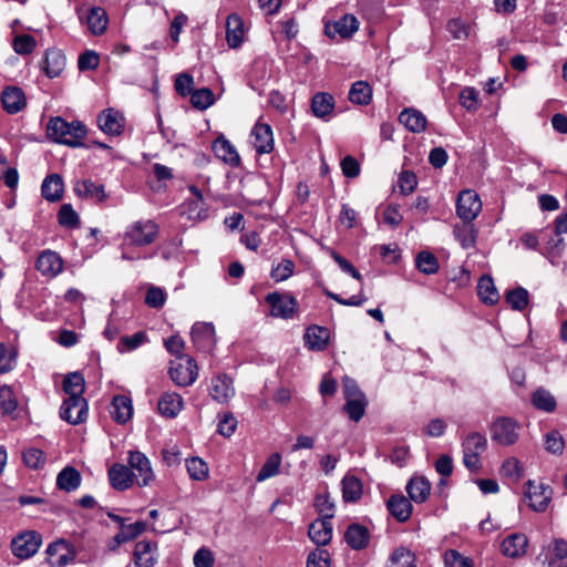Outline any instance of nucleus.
Segmentation results:
<instances>
[{"label":"nucleus","instance_id":"1","mask_svg":"<svg viewBox=\"0 0 567 567\" xmlns=\"http://www.w3.org/2000/svg\"><path fill=\"white\" fill-rule=\"evenodd\" d=\"M63 389L69 396L61 405V419L73 425L84 422L87 417L89 406L82 396L85 389L83 375L79 372L68 374L63 381Z\"/></svg>","mask_w":567,"mask_h":567},{"label":"nucleus","instance_id":"2","mask_svg":"<svg viewBox=\"0 0 567 567\" xmlns=\"http://www.w3.org/2000/svg\"><path fill=\"white\" fill-rule=\"evenodd\" d=\"M86 134V126L80 121L68 122L61 116H55L47 124V135L51 141L71 147L83 146Z\"/></svg>","mask_w":567,"mask_h":567},{"label":"nucleus","instance_id":"3","mask_svg":"<svg viewBox=\"0 0 567 567\" xmlns=\"http://www.w3.org/2000/svg\"><path fill=\"white\" fill-rule=\"evenodd\" d=\"M159 226L152 219H138L128 224L123 233L125 244L135 247L152 245L158 237Z\"/></svg>","mask_w":567,"mask_h":567},{"label":"nucleus","instance_id":"4","mask_svg":"<svg viewBox=\"0 0 567 567\" xmlns=\"http://www.w3.org/2000/svg\"><path fill=\"white\" fill-rule=\"evenodd\" d=\"M342 389L346 400L343 410L349 419L357 423L363 417L368 406L365 394L359 389L358 383L349 377L343 378Z\"/></svg>","mask_w":567,"mask_h":567},{"label":"nucleus","instance_id":"5","mask_svg":"<svg viewBox=\"0 0 567 567\" xmlns=\"http://www.w3.org/2000/svg\"><path fill=\"white\" fill-rule=\"evenodd\" d=\"M520 430V423L509 416H498L489 426L492 441L501 446H512L517 443Z\"/></svg>","mask_w":567,"mask_h":567},{"label":"nucleus","instance_id":"6","mask_svg":"<svg viewBox=\"0 0 567 567\" xmlns=\"http://www.w3.org/2000/svg\"><path fill=\"white\" fill-rule=\"evenodd\" d=\"M486 449L487 439L485 435L478 432L468 433L462 442L464 465L471 471L478 470L481 467L480 456Z\"/></svg>","mask_w":567,"mask_h":567},{"label":"nucleus","instance_id":"7","mask_svg":"<svg viewBox=\"0 0 567 567\" xmlns=\"http://www.w3.org/2000/svg\"><path fill=\"white\" fill-rule=\"evenodd\" d=\"M265 300L270 307V315L275 318L287 320L297 313L298 301L288 292L274 291L268 293Z\"/></svg>","mask_w":567,"mask_h":567},{"label":"nucleus","instance_id":"8","mask_svg":"<svg viewBox=\"0 0 567 567\" xmlns=\"http://www.w3.org/2000/svg\"><path fill=\"white\" fill-rule=\"evenodd\" d=\"M41 544L42 537L38 532L25 530L12 539L11 549L16 557L28 559L38 553Z\"/></svg>","mask_w":567,"mask_h":567},{"label":"nucleus","instance_id":"9","mask_svg":"<svg viewBox=\"0 0 567 567\" xmlns=\"http://www.w3.org/2000/svg\"><path fill=\"white\" fill-rule=\"evenodd\" d=\"M482 210V202L478 194L472 189H464L458 194L456 214L465 223L474 220Z\"/></svg>","mask_w":567,"mask_h":567},{"label":"nucleus","instance_id":"10","mask_svg":"<svg viewBox=\"0 0 567 567\" xmlns=\"http://www.w3.org/2000/svg\"><path fill=\"white\" fill-rule=\"evenodd\" d=\"M128 465L132 476L138 486H147L154 480L150 460L136 451L128 453Z\"/></svg>","mask_w":567,"mask_h":567},{"label":"nucleus","instance_id":"11","mask_svg":"<svg viewBox=\"0 0 567 567\" xmlns=\"http://www.w3.org/2000/svg\"><path fill=\"white\" fill-rule=\"evenodd\" d=\"M551 488L540 482L528 481L525 484V497L535 512H544L551 499Z\"/></svg>","mask_w":567,"mask_h":567},{"label":"nucleus","instance_id":"12","mask_svg":"<svg viewBox=\"0 0 567 567\" xmlns=\"http://www.w3.org/2000/svg\"><path fill=\"white\" fill-rule=\"evenodd\" d=\"M537 560L544 567H567V540L555 539L553 547L543 548Z\"/></svg>","mask_w":567,"mask_h":567},{"label":"nucleus","instance_id":"13","mask_svg":"<svg viewBox=\"0 0 567 567\" xmlns=\"http://www.w3.org/2000/svg\"><path fill=\"white\" fill-rule=\"evenodd\" d=\"M194 346L203 352H212L216 346L215 327L209 322H196L190 331Z\"/></svg>","mask_w":567,"mask_h":567},{"label":"nucleus","instance_id":"14","mask_svg":"<svg viewBox=\"0 0 567 567\" xmlns=\"http://www.w3.org/2000/svg\"><path fill=\"white\" fill-rule=\"evenodd\" d=\"M66 65V58L60 49H48L40 63L42 72L49 78L54 79L62 74Z\"/></svg>","mask_w":567,"mask_h":567},{"label":"nucleus","instance_id":"15","mask_svg":"<svg viewBox=\"0 0 567 567\" xmlns=\"http://www.w3.org/2000/svg\"><path fill=\"white\" fill-rule=\"evenodd\" d=\"M250 143L258 154L270 153L274 150L271 127L265 123H256L250 133Z\"/></svg>","mask_w":567,"mask_h":567},{"label":"nucleus","instance_id":"16","mask_svg":"<svg viewBox=\"0 0 567 567\" xmlns=\"http://www.w3.org/2000/svg\"><path fill=\"white\" fill-rule=\"evenodd\" d=\"M172 380L179 386H187L197 379V364L194 359L186 357V362L176 363L169 369Z\"/></svg>","mask_w":567,"mask_h":567},{"label":"nucleus","instance_id":"17","mask_svg":"<svg viewBox=\"0 0 567 567\" xmlns=\"http://www.w3.org/2000/svg\"><path fill=\"white\" fill-rule=\"evenodd\" d=\"M97 125L107 135H120L124 130V117L118 111L106 109L97 116Z\"/></svg>","mask_w":567,"mask_h":567},{"label":"nucleus","instance_id":"18","mask_svg":"<svg viewBox=\"0 0 567 567\" xmlns=\"http://www.w3.org/2000/svg\"><path fill=\"white\" fill-rule=\"evenodd\" d=\"M216 157L225 164L237 167L240 164V156L235 146L224 136L219 135L212 144Z\"/></svg>","mask_w":567,"mask_h":567},{"label":"nucleus","instance_id":"19","mask_svg":"<svg viewBox=\"0 0 567 567\" xmlns=\"http://www.w3.org/2000/svg\"><path fill=\"white\" fill-rule=\"evenodd\" d=\"M81 20H84L89 31L93 35H101L103 34L109 24V17L106 11L101 7H92L87 10L85 16L79 14Z\"/></svg>","mask_w":567,"mask_h":567},{"label":"nucleus","instance_id":"20","mask_svg":"<svg viewBox=\"0 0 567 567\" xmlns=\"http://www.w3.org/2000/svg\"><path fill=\"white\" fill-rule=\"evenodd\" d=\"M37 269L47 277H55L63 269L60 255L52 250H44L37 259Z\"/></svg>","mask_w":567,"mask_h":567},{"label":"nucleus","instance_id":"21","mask_svg":"<svg viewBox=\"0 0 567 567\" xmlns=\"http://www.w3.org/2000/svg\"><path fill=\"white\" fill-rule=\"evenodd\" d=\"M48 564L51 567H64L74 559V554L63 540L54 542L47 548Z\"/></svg>","mask_w":567,"mask_h":567},{"label":"nucleus","instance_id":"22","mask_svg":"<svg viewBox=\"0 0 567 567\" xmlns=\"http://www.w3.org/2000/svg\"><path fill=\"white\" fill-rule=\"evenodd\" d=\"M157 545L150 540L137 542L134 549V565L136 567H153L157 561Z\"/></svg>","mask_w":567,"mask_h":567},{"label":"nucleus","instance_id":"23","mask_svg":"<svg viewBox=\"0 0 567 567\" xmlns=\"http://www.w3.org/2000/svg\"><path fill=\"white\" fill-rule=\"evenodd\" d=\"M3 109L9 114H16L22 111L27 105V99L22 89L18 86H7L1 94Z\"/></svg>","mask_w":567,"mask_h":567},{"label":"nucleus","instance_id":"24","mask_svg":"<svg viewBox=\"0 0 567 567\" xmlns=\"http://www.w3.org/2000/svg\"><path fill=\"white\" fill-rule=\"evenodd\" d=\"M210 395L219 403L228 402L235 395L233 380L226 374L215 377L212 380Z\"/></svg>","mask_w":567,"mask_h":567},{"label":"nucleus","instance_id":"25","mask_svg":"<svg viewBox=\"0 0 567 567\" xmlns=\"http://www.w3.org/2000/svg\"><path fill=\"white\" fill-rule=\"evenodd\" d=\"M358 19L352 14H344L332 24H327L324 30L327 35L329 37H334L336 34H339L341 38L347 39L352 37V34L358 30Z\"/></svg>","mask_w":567,"mask_h":567},{"label":"nucleus","instance_id":"26","mask_svg":"<svg viewBox=\"0 0 567 567\" xmlns=\"http://www.w3.org/2000/svg\"><path fill=\"white\" fill-rule=\"evenodd\" d=\"M310 539L319 545L326 546L332 538V524L330 519L319 518L312 522L308 529Z\"/></svg>","mask_w":567,"mask_h":567},{"label":"nucleus","instance_id":"27","mask_svg":"<svg viewBox=\"0 0 567 567\" xmlns=\"http://www.w3.org/2000/svg\"><path fill=\"white\" fill-rule=\"evenodd\" d=\"M528 539L524 534L516 533L507 536L502 542V553L511 558H517L526 553Z\"/></svg>","mask_w":567,"mask_h":567},{"label":"nucleus","instance_id":"28","mask_svg":"<svg viewBox=\"0 0 567 567\" xmlns=\"http://www.w3.org/2000/svg\"><path fill=\"white\" fill-rule=\"evenodd\" d=\"M109 480L117 491H125L130 488L134 482L130 467L116 463L109 470Z\"/></svg>","mask_w":567,"mask_h":567},{"label":"nucleus","instance_id":"29","mask_svg":"<svg viewBox=\"0 0 567 567\" xmlns=\"http://www.w3.org/2000/svg\"><path fill=\"white\" fill-rule=\"evenodd\" d=\"M183 408V399L175 392H165L161 395L157 409L161 415L173 419L175 417Z\"/></svg>","mask_w":567,"mask_h":567},{"label":"nucleus","instance_id":"30","mask_svg":"<svg viewBox=\"0 0 567 567\" xmlns=\"http://www.w3.org/2000/svg\"><path fill=\"white\" fill-rule=\"evenodd\" d=\"M74 192L80 197L94 199L97 203H102L107 198L104 186L97 184L92 179H83L75 184Z\"/></svg>","mask_w":567,"mask_h":567},{"label":"nucleus","instance_id":"31","mask_svg":"<svg viewBox=\"0 0 567 567\" xmlns=\"http://www.w3.org/2000/svg\"><path fill=\"white\" fill-rule=\"evenodd\" d=\"M330 332L320 326H310L305 333V342L310 350L321 351L328 346Z\"/></svg>","mask_w":567,"mask_h":567},{"label":"nucleus","instance_id":"32","mask_svg":"<svg viewBox=\"0 0 567 567\" xmlns=\"http://www.w3.org/2000/svg\"><path fill=\"white\" fill-rule=\"evenodd\" d=\"M244 38V23L239 16L231 13L226 21V39L230 48H238Z\"/></svg>","mask_w":567,"mask_h":567},{"label":"nucleus","instance_id":"33","mask_svg":"<svg viewBox=\"0 0 567 567\" xmlns=\"http://www.w3.org/2000/svg\"><path fill=\"white\" fill-rule=\"evenodd\" d=\"M406 492L413 502L423 503L430 495L431 483L423 476H414L409 481Z\"/></svg>","mask_w":567,"mask_h":567},{"label":"nucleus","instance_id":"34","mask_svg":"<svg viewBox=\"0 0 567 567\" xmlns=\"http://www.w3.org/2000/svg\"><path fill=\"white\" fill-rule=\"evenodd\" d=\"M388 509L399 522H405L411 517V502L403 495H392L388 501Z\"/></svg>","mask_w":567,"mask_h":567},{"label":"nucleus","instance_id":"35","mask_svg":"<svg viewBox=\"0 0 567 567\" xmlns=\"http://www.w3.org/2000/svg\"><path fill=\"white\" fill-rule=\"evenodd\" d=\"M112 409L111 414L120 424L126 423L132 417V401L125 395H115L112 400Z\"/></svg>","mask_w":567,"mask_h":567},{"label":"nucleus","instance_id":"36","mask_svg":"<svg viewBox=\"0 0 567 567\" xmlns=\"http://www.w3.org/2000/svg\"><path fill=\"white\" fill-rule=\"evenodd\" d=\"M399 121L409 131L414 133L423 132L426 127L425 116L417 110L405 109L399 115Z\"/></svg>","mask_w":567,"mask_h":567},{"label":"nucleus","instance_id":"37","mask_svg":"<svg viewBox=\"0 0 567 567\" xmlns=\"http://www.w3.org/2000/svg\"><path fill=\"white\" fill-rule=\"evenodd\" d=\"M347 544L355 550L362 549L369 544V530L359 524H351L344 535Z\"/></svg>","mask_w":567,"mask_h":567},{"label":"nucleus","instance_id":"38","mask_svg":"<svg viewBox=\"0 0 567 567\" xmlns=\"http://www.w3.org/2000/svg\"><path fill=\"white\" fill-rule=\"evenodd\" d=\"M530 400L535 409L546 413H553L557 408L556 398L545 388H537Z\"/></svg>","mask_w":567,"mask_h":567},{"label":"nucleus","instance_id":"39","mask_svg":"<svg viewBox=\"0 0 567 567\" xmlns=\"http://www.w3.org/2000/svg\"><path fill=\"white\" fill-rule=\"evenodd\" d=\"M42 196L49 202L61 199L63 194V181L58 174L49 175L44 178L41 186Z\"/></svg>","mask_w":567,"mask_h":567},{"label":"nucleus","instance_id":"40","mask_svg":"<svg viewBox=\"0 0 567 567\" xmlns=\"http://www.w3.org/2000/svg\"><path fill=\"white\" fill-rule=\"evenodd\" d=\"M81 484V474L74 467H64L56 476V486L65 492L75 491Z\"/></svg>","mask_w":567,"mask_h":567},{"label":"nucleus","instance_id":"41","mask_svg":"<svg viewBox=\"0 0 567 567\" xmlns=\"http://www.w3.org/2000/svg\"><path fill=\"white\" fill-rule=\"evenodd\" d=\"M477 293L486 305H494L498 301L499 295L491 276L484 275L477 284Z\"/></svg>","mask_w":567,"mask_h":567},{"label":"nucleus","instance_id":"42","mask_svg":"<svg viewBox=\"0 0 567 567\" xmlns=\"http://www.w3.org/2000/svg\"><path fill=\"white\" fill-rule=\"evenodd\" d=\"M341 485L344 502H357L360 499L363 488L359 478L354 475L347 474L342 478Z\"/></svg>","mask_w":567,"mask_h":567},{"label":"nucleus","instance_id":"43","mask_svg":"<svg viewBox=\"0 0 567 567\" xmlns=\"http://www.w3.org/2000/svg\"><path fill=\"white\" fill-rule=\"evenodd\" d=\"M349 100L358 105H368L372 100V89L367 81H357L351 85Z\"/></svg>","mask_w":567,"mask_h":567},{"label":"nucleus","instance_id":"44","mask_svg":"<svg viewBox=\"0 0 567 567\" xmlns=\"http://www.w3.org/2000/svg\"><path fill=\"white\" fill-rule=\"evenodd\" d=\"M334 107V99L329 93H317L311 100V110L317 117L329 115Z\"/></svg>","mask_w":567,"mask_h":567},{"label":"nucleus","instance_id":"45","mask_svg":"<svg viewBox=\"0 0 567 567\" xmlns=\"http://www.w3.org/2000/svg\"><path fill=\"white\" fill-rule=\"evenodd\" d=\"M282 457L279 453H272L264 463L256 476V481L261 483L280 473Z\"/></svg>","mask_w":567,"mask_h":567},{"label":"nucleus","instance_id":"46","mask_svg":"<svg viewBox=\"0 0 567 567\" xmlns=\"http://www.w3.org/2000/svg\"><path fill=\"white\" fill-rule=\"evenodd\" d=\"M415 267L424 275H434L439 271L440 264L435 255L422 250L415 257Z\"/></svg>","mask_w":567,"mask_h":567},{"label":"nucleus","instance_id":"47","mask_svg":"<svg viewBox=\"0 0 567 567\" xmlns=\"http://www.w3.org/2000/svg\"><path fill=\"white\" fill-rule=\"evenodd\" d=\"M386 567H416L414 554L404 547L393 550Z\"/></svg>","mask_w":567,"mask_h":567},{"label":"nucleus","instance_id":"48","mask_svg":"<svg viewBox=\"0 0 567 567\" xmlns=\"http://www.w3.org/2000/svg\"><path fill=\"white\" fill-rule=\"evenodd\" d=\"M544 445L548 453L560 455L565 450V440L557 430H551L545 434Z\"/></svg>","mask_w":567,"mask_h":567},{"label":"nucleus","instance_id":"49","mask_svg":"<svg viewBox=\"0 0 567 567\" xmlns=\"http://www.w3.org/2000/svg\"><path fill=\"white\" fill-rule=\"evenodd\" d=\"M186 468L192 480L204 481L208 476V465L199 457L186 460Z\"/></svg>","mask_w":567,"mask_h":567},{"label":"nucleus","instance_id":"50","mask_svg":"<svg viewBox=\"0 0 567 567\" xmlns=\"http://www.w3.org/2000/svg\"><path fill=\"white\" fill-rule=\"evenodd\" d=\"M506 301L512 309L522 311L528 305V291L522 287L515 288L506 293Z\"/></svg>","mask_w":567,"mask_h":567},{"label":"nucleus","instance_id":"51","mask_svg":"<svg viewBox=\"0 0 567 567\" xmlns=\"http://www.w3.org/2000/svg\"><path fill=\"white\" fill-rule=\"evenodd\" d=\"M190 102L194 107L198 110H206L215 102L214 93L212 90L206 87L195 90L190 94Z\"/></svg>","mask_w":567,"mask_h":567},{"label":"nucleus","instance_id":"52","mask_svg":"<svg viewBox=\"0 0 567 567\" xmlns=\"http://www.w3.org/2000/svg\"><path fill=\"white\" fill-rule=\"evenodd\" d=\"M295 271V264L290 259H282L280 262H278L276 266H272L270 271V277L276 282H281L287 280L293 275Z\"/></svg>","mask_w":567,"mask_h":567},{"label":"nucleus","instance_id":"53","mask_svg":"<svg viewBox=\"0 0 567 567\" xmlns=\"http://www.w3.org/2000/svg\"><path fill=\"white\" fill-rule=\"evenodd\" d=\"M315 507L323 519H331L334 516L336 506L328 493L316 496Z\"/></svg>","mask_w":567,"mask_h":567},{"label":"nucleus","instance_id":"54","mask_svg":"<svg viewBox=\"0 0 567 567\" xmlns=\"http://www.w3.org/2000/svg\"><path fill=\"white\" fill-rule=\"evenodd\" d=\"M501 474L512 482H518L523 476V466L517 458L509 457L504 461L501 467Z\"/></svg>","mask_w":567,"mask_h":567},{"label":"nucleus","instance_id":"55","mask_svg":"<svg viewBox=\"0 0 567 567\" xmlns=\"http://www.w3.org/2000/svg\"><path fill=\"white\" fill-rule=\"evenodd\" d=\"M18 402L13 390L9 385L0 388V409L4 414H11L17 410Z\"/></svg>","mask_w":567,"mask_h":567},{"label":"nucleus","instance_id":"56","mask_svg":"<svg viewBox=\"0 0 567 567\" xmlns=\"http://www.w3.org/2000/svg\"><path fill=\"white\" fill-rule=\"evenodd\" d=\"M146 341H147L146 333L140 331V332L134 333L133 336L122 337L117 344V349L120 352L133 351V350L137 349L140 346H142L143 343H145Z\"/></svg>","mask_w":567,"mask_h":567},{"label":"nucleus","instance_id":"57","mask_svg":"<svg viewBox=\"0 0 567 567\" xmlns=\"http://www.w3.org/2000/svg\"><path fill=\"white\" fill-rule=\"evenodd\" d=\"M59 223L66 228H76L80 224L78 213L71 204H63L59 210Z\"/></svg>","mask_w":567,"mask_h":567},{"label":"nucleus","instance_id":"58","mask_svg":"<svg viewBox=\"0 0 567 567\" xmlns=\"http://www.w3.org/2000/svg\"><path fill=\"white\" fill-rule=\"evenodd\" d=\"M446 28L456 40H465L471 34V25L461 19L450 20Z\"/></svg>","mask_w":567,"mask_h":567},{"label":"nucleus","instance_id":"59","mask_svg":"<svg viewBox=\"0 0 567 567\" xmlns=\"http://www.w3.org/2000/svg\"><path fill=\"white\" fill-rule=\"evenodd\" d=\"M218 433L225 437L231 436L238 424L234 414L225 412L223 414H218Z\"/></svg>","mask_w":567,"mask_h":567},{"label":"nucleus","instance_id":"60","mask_svg":"<svg viewBox=\"0 0 567 567\" xmlns=\"http://www.w3.org/2000/svg\"><path fill=\"white\" fill-rule=\"evenodd\" d=\"M35 45L37 42L30 34H20L13 39V50L20 55L31 53Z\"/></svg>","mask_w":567,"mask_h":567},{"label":"nucleus","instance_id":"61","mask_svg":"<svg viewBox=\"0 0 567 567\" xmlns=\"http://www.w3.org/2000/svg\"><path fill=\"white\" fill-rule=\"evenodd\" d=\"M24 464L30 468H40L45 463V455L39 449H28L22 454Z\"/></svg>","mask_w":567,"mask_h":567},{"label":"nucleus","instance_id":"62","mask_svg":"<svg viewBox=\"0 0 567 567\" xmlns=\"http://www.w3.org/2000/svg\"><path fill=\"white\" fill-rule=\"evenodd\" d=\"M446 567H473L471 558L461 555L457 550L450 549L444 554Z\"/></svg>","mask_w":567,"mask_h":567},{"label":"nucleus","instance_id":"63","mask_svg":"<svg viewBox=\"0 0 567 567\" xmlns=\"http://www.w3.org/2000/svg\"><path fill=\"white\" fill-rule=\"evenodd\" d=\"M456 239L460 241L463 248L467 249L475 245L476 231L472 226H464L462 228H455L454 230Z\"/></svg>","mask_w":567,"mask_h":567},{"label":"nucleus","instance_id":"64","mask_svg":"<svg viewBox=\"0 0 567 567\" xmlns=\"http://www.w3.org/2000/svg\"><path fill=\"white\" fill-rule=\"evenodd\" d=\"M307 567H330V555L326 549H316L308 555Z\"/></svg>","mask_w":567,"mask_h":567}]
</instances>
